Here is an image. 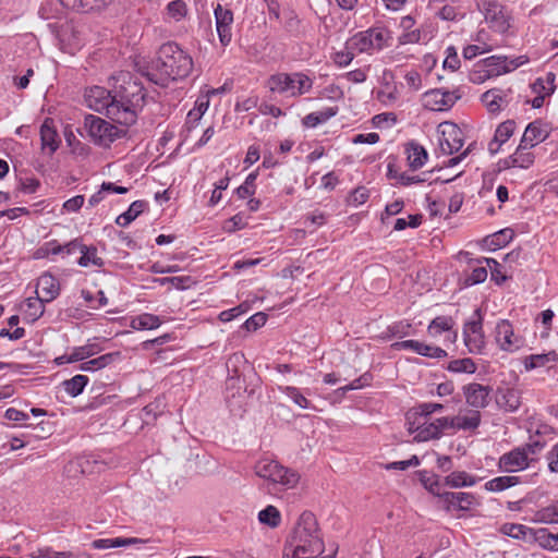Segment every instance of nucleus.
<instances>
[{
	"mask_svg": "<svg viewBox=\"0 0 558 558\" xmlns=\"http://www.w3.org/2000/svg\"><path fill=\"white\" fill-rule=\"evenodd\" d=\"M338 548L324 555V542L316 517L304 511L287 541L284 558H335Z\"/></svg>",
	"mask_w": 558,
	"mask_h": 558,
	"instance_id": "obj_4",
	"label": "nucleus"
},
{
	"mask_svg": "<svg viewBox=\"0 0 558 558\" xmlns=\"http://www.w3.org/2000/svg\"><path fill=\"white\" fill-rule=\"evenodd\" d=\"M477 8L484 13L485 20L495 32L505 34L510 27L509 16L497 0H478Z\"/></svg>",
	"mask_w": 558,
	"mask_h": 558,
	"instance_id": "obj_11",
	"label": "nucleus"
},
{
	"mask_svg": "<svg viewBox=\"0 0 558 558\" xmlns=\"http://www.w3.org/2000/svg\"><path fill=\"white\" fill-rule=\"evenodd\" d=\"M37 298H28L26 300V314L32 318V320H37L40 318L45 312L46 301L39 298V291H36Z\"/></svg>",
	"mask_w": 558,
	"mask_h": 558,
	"instance_id": "obj_54",
	"label": "nucleus"
},
{
	"mask_svg": "<svg viewBox=\"0 0 558 558\" xmlns=\"http://www.w3.org/2000/svg\"><path fill=\"white\" fill-rule=\"evenodd\" d=\"M112 95V88L107 90L106 88L95 86L90 89V98L94 97L96 99L97 106L95 110L100 111L102 109L106 110V116L108 117V106L111 102L110 97Z\"/></svg>",
	"mask_w": 558,
	"mask_h": 558,
	"instance_id": "obj_53",
	"label": "nucleus"
},
{
	"mask_svg": "<svg viewBox=\"0 0 558 558\" xmlns=\"http://www.w3.org/2000/svg\"><path fill=\"white\" fill-rule=\"evenodd\" d=\"M481 424V413L477 410L472 411L470 416H454V429L473 430Z\"/></svg>",
	"mask_w": 558,
	"mask_h": 558,
	"instance_id": "obj_47",
	"label": "nucleus"
},
{
	"mask_svg": "<svg viewBox=\"0 0 558 558\" xmlns=\"http://www.w3.org/2000/svg\"><path fill=\"white\" fill-rule=\"evenodd\" d=\"M441 410H444L441 403L424 402L410 409V416L412 417L413 414H418L425 420L428 418L430 414Z\"/></svg>",
	"mask_w": 558,
	"mask_h": 558,
	"instance_id": "obj_57",
	"label": "nucleus"
},
{
	"mask_svg": "<svg viewBox=\"0 0 558 558\" xmlns=\"http://www.w3.org/2000/svg\"><path fill=\"white\" fill-rule=\"evenodd\" d=\"M38 290H40L39 298L46 302H51L60 294V284L56 277L44 274L37 280L36 291Z\"/></svg>",
	"mask_w": 558,
	"mask_h": 558,
	"instance_id": "obj_25",
	"label": "nucleus"
},
{
	"mask_svg": "<svg viewBox=\"0 0 558 558\" xmlns=\"http://www.w3.org/2000/svg\"><path fill=\"white\" fill-rule=\"evenodd\" d=\"M550 131L551 129L547 123L543 122L541 119H536L527 124L520 142L533 148L537 144L546 141Z\"/></svg>",
	"mask_w": 558,
	"mask_h": 558,
	"instance_id": "obj_21",
	"label": "nucleus"
},
{
	"mask_svg": "<svg viewBox=\"0 0 558 558\" xmlns=\"http://www.w3.org/2000/svg\"><path fill=\"white\" fill-rule=\"evenodd\" d=\"M521 390L502 384L495 391V402L498 409L513 413L521 407Z\"/></svg>",
	"mask_w": 558,
	"mask_h": 558,
	"instance_id": "obj_18",
	"label": "nucleus"
},
{
	"mask_svg": "<svg viewBox=\"0 0 558 558\" xmlns=\"http://www.w3.org/2000/svg\"><path fill=\"white\" fill-rule=\"evenodd\" d=\"M533 520L546 524L558 523V500L537 510Z\"/></svg>",
	"mask_w": 558,
	"mask_h": 558,
	"instance_id": "obj_42",
	"label": "nucleus"
},
{
	"mask_svg": "<svg viewBox=\"0 0 558 558\" xmlns=\"http://www.w3.org/2000/svg\"><path fill=\"white\" fill-rule=\"evenodd\" d=\"M147 203L145 201H134L126 211L116 218V223L120 227H126L134 221L145 209Z\"/></svg>",
	"mask_w": 558,
	"mask_h": 558,
	"instance_id": "obj_38",
	"label": "nucleus"
},
{
	"mask_svg": "<svg viewBox=\"0 0 558 558\" xmlns=\"http://www.w3.org/2000/svg\"><path fill=\"white\" fill-rule=\"evenodd\" d=\"M421 38H422V32L421 29L416 28V29H411V31H407L404 32L400 37H399V44L401 45H405V44H416V43H420L421 41Z\"/></svg>",
	"mask_w": 558,
	"mask_h": 558,
	"instance_id": "obj_64",
	"label": "nucleus"
},
{
	"mask_svg": "<svg viewBox=\"0 0 558 558\" xmlns=\"http://www.w3.org/2000/svg\"><path fill=\"white\" fill-rule=\"evenodd\" d=\"M101 350L98 343H86L82 347H75L70 353V360L72 359L75 362L84 361L85 359L98 354Z\"/></svg>",
	"mask_w": 558,
	"mask_h": 558,
	"instance_id": "obj_48",
	"label": "nucleus"
},
{
	"mask_svg": "<svg viewBox=\"0 0 558 558\" xmlns=\"http://www.w3.org/2000/svg\"><path fill=\"white\" fill-rule=\"evenodd\" d=\"M391 349L396 351L411 350L418 355L432 359H444L447 356V352L444 349L417 340L398 341L391 344Z\"/></svg>",
	"mask_w": 558,
	"mask_h": 558,
	"instance_id": "obj_20",
	"label": "nucleus"
},
{
	"mask_svg": "<svg viewBox=\"0 0 558 558\" xmlns=\"http://www.w3.org/2000/svg\"><path fill=\"white\" fill-rule=\"evenodd\" d=\"M439 499L442 501L446 511H470L473 506L478 505L472 493L464 492L453 493L442 490L441 495H439Z\"/></svg>",
	"mask_w": 558,
	"mask_h": 558,
	"instance_id": "obj_19",
	"label": "nucleus"
},
{
	"mask_svg": "<svg viewBox=\"0 0 558 558\" xmlns=\"http://www.w3.org/2000/svg\"><path fill=\"white\" fill-rule=\"evenodd\" d=\"M41 150L48 149V155L52 156L59 148L61 140L54 126L52 118H46L40 126Z\"/></svg>",
	"mask_w": 558,
	"mask_h": 558,
	"instance_id": "obj_22",
	"label": "nucleus"
},
{
	"mask_svg": "<svg viewBox=\"0 0 558 558\" xmlns=\"http://www.w3.org/2000/svg\"><path fill=\"white\" fill-rule=\"evenodd\" d=\"M487 275L488 272L486 267L482 266V264H476L474 267H472V271L460 280V283L464 288L472 287L484 282L487 278Z\"/></svg>",
	"mask_w": 558,
	"mask_h": 558,
	"instance_id": "obj_44",
	"label": "nucleus"
},
{
	"mask_svg": "<svg viewBox=\"0 0 558 558\" xmlns=\"http://www.w3.org/2000/svg\"><path fill=\"white\" fill-rule=\"evenodd\" d=\"M531 147L520 142L515 151L513 153L517 168L529 169L535 161V155L530 151Z\"/></svg>",
	"mask_w": 558,
	"mask_h": 558,
	"instance_id": "obj_40",
	"label": "nucleus"
},
{
	"mask_svg": "<svg viewBox=\"0 0 558 558\" xmlns=\"http://www.w3.org/2000/svg\"><path fill=\"white\" fill-rule=\"evenodd\" d=\"M412 325L405 320L396 322L387 327L386 339L404 338L411 335Z\"/></svg>",
	"mask_w": 558,
	"mask_h": 558,
	"instance_id": "obj_55",
	"label": "nucleus"
},
{
	"mask_svg": "<svg viewBox=\"0 0 558 558\" xmlns=\"http://www.w3.org/2000/svg\"><path fill=\"white\" fill-rule=\"evenodd\" d=\"M460 68V59L458 52L453 46L446 49V58L444 60V69L456 71Z\"/></svg>",
	"mask_w": 558,
	"mask_h": 558,
	"instance_id": "obj_61",
	"label": "nucleus"
},
{
	"mask_svg": "<svg viewBox=\"0 0 558 558\" xmlns=\"http://www.w3.org/2000/svg\"><path fill=\"white\" fill-rule=\"evenodd\" d=\"M338 113V107H327L320 111H315L306 114L302 119V124L305 128H316L319 124L327 122L329 119Z\"/></svg>",
	"mask_w": 558,
	"mask_h": 558,
	"instance_id": "obj_32",
	"label": "nucleus"
},
{
	"mask_svg": "<svg viewBox=\"0 0 558 558\" xmlns=\"http://www.w3.org/2000/svg\"><path fill=\"white\" fill-rule=\"evenodd\" d=\"M226 367V402L231 413L242 415L250 398L260 389L262 379L242 352L231 354Z\"/></svg>",
	"mask_w": 558,
	"mask_h": 558,
	"instance_id": "obj_2",
	"label": "nucleus"
},
{
	"mask_svg": "<svg viewBox=\"0 0 558 558\" xmlns=\"http://www.w3.org/2000/svg\"><path fill=\"white\" fill-rule=\"evenodd\" d=\"M535 543L547 550H558V532L550 533L547 529H536Z\"/></svg>",
	"mask_w": 558,
	"mask_h": 558,
	"instance_id": "obj_43",
	"label": "nucleus"
},
{
	"mask_svg": "<svg viewBox=\"0 0 558 558\" xmlns=\"http://www.w3.org/2000/svg\"><path fill=\"white\" fill-rule=\"evenodd\" d=\"M391 39L390 31L385 27H369L366 31L357 32L345 41V48L355 54L380 51L389 46Z\"/></svg>",
	"mask_w": 558,
	"mask_h": 558,
	"instance_id": "obj_6",
	"label": "nucleus"
},
{
	"mask_svg": "<svg viewBox=\"0 0 558 558\" xmlns=\"http://www.w3.org/2000/svg\"><path fill=\"white\" fill-rule=\"evenodd\" d=\"M475 68L477 69L473 70L470 74V81L474 84H480L493 76L508 73V57L490 56L480 60Z\"/></svg>",
	"mask_w": 558,
	"mask_h": 558,
	"instance_id": "obj_9",
	"label": "nucleus"
},
{
	"mask_svg": "<svg viewBox=\"0 0 558 558\" xmlns=\"http://www.w3.org/2000/svg\"><path fill=\"white\" fill-rule=\"evenodd\" d=\"M254 471L257 476L275 484H280L287 488L294 487L300 480L295 471L284 468L279 462L270 459L258 460L254 466Z\"/></svg>",
	"mask_w": 558,
	"mask_h": 558,
	"instance_id": "obj_7",
	"label": "nucleus"
},
{
	"mask_svg": "<svg viewBox=\"0 0 558 558\" xmlns=\"http://www.w3.org/2000/svg\"><path fill=\"white\" fill-rule=\"evenodd\" d=\"M557 361V353L555 351H550L548 353L543 354H532L525 357L524 366L525 369H534L538 367H544L548 363H555Z\"/></svg>",
	"mask_w": 558,
	"mask_h": 558,
	"instance_id": "obj_41",
	"label": "nucleus"
},
{
	"mask_svg": "<svg viewBox=\"0 0 558 558\" xmlns=\"http://www.w3.org/2000/svg\"><path fill=\"white\" fill-rule=\"evenodd\" d=\"M442 487L451 488L471 487L477 483V478L465 471H453L442 480Z\"/></svg>",
	"mask_w": 558,
	"mask_h": 558,
	"instance_id": "obj_29",
	"label": "nucleus"
},
{
	"mask_svg": "<svg viewBox=\"0 0 558 558\" xmlns=\"http://www.w3.org/2000/svg\"><path fill=\"white\" fill-rule=\"evenodd\" d=\"M214 16L216 31L219 37V43L222 47H227L232 41V28L234 23L233 11L229 8L217 3L214 8Z\"/></svg>",
	"mask_w": 558,
	"mask_h": 558,
	"instance_id": "obj_13",
	"label": "nucleus"
},
{
	"mask_svg": "<svg viewBox=\"0 0 558 558\" xmlns=\"http://www.w3.org/2000/svg\"><path fill=\"white\" fill-rule=\"evenodd\" d=\"M119 360H121L120 351L109 352V353L102 354L96 359H92L89 361L81 363V365L78 366V369L82 372L98 371V369L105 368L106 366H108Z\"/></svg>",
	"mask_w": 558,
	"mask_h": 558,
	"instance_id": "obj_30",
	"label": "nucleus"
},
{
	"mask_svg": "<svg viewBox=\"0 0 558 558\" xmlns=\"http://www.w3.org/2000/svg\"><path fill=\"white\" fill-rule=\"evenodd\" d=\"M81 257L77 259V264L81 267H88L90 265L96 267H102L105 262L97 254V247L95 245H86L82 242L81 245Z\"/></svg>",
	"mask_w": 558,
	"mask_h": 558,
	"instance_id": "obj_34",
	"label": "nucleus"
},
{
	"mask_svg": "<svg viewBox=\"0 0 558 558\" xmlns=\"http://www.w3.org/2000/svg\"><path fill=\"white\" fill-rule=\"evenodd\" d=\"M278 390L290 398L301 409L316 410V407L305 397L300 388L279 385Z\"/></svg>",
	"mask_w": 558,
	"mask_h": 558,
	"instance_id": "obj_36",
	"label": "nucleus"
},
{
	"mask_svg": "<svg viewBox=\"0 0 558 558\" xmlns=\"http://www.w3.org/2000/svg\"><path fill=\"white\" fill-rule=\"evenodd\" d=\"M89 378L85 375H75L70 379H66L62 383L64 390L71 396V397H77L80 396L86 385L88 384Z\"/></svg>",
	"mask_w": 558,
	"mask_h": 558,
	"instance_id": "obj_45",
	"label": "nucleus"
},
{
	"mask_svg": "<svg viewBox=\"0 0 558 558\" xmlns=\"http://www.w3.org/2000/svg\"><path fill=\"white\" fill-rule=\"evenodd\" d=\"M258 520L262 524L270 527H277L281 523V514L275 506L269 505L259 511Z\"/></svg>",
	"mask_w": 558,
	"mask_h": 558,
	"instance_id": "obj_50",
	"label": "nucleus"
},
{
	"mask_svg": "<svg viewBox=\"0 0 558 558\" xmlns=\"http://www.w3.org/2000/svg\"><path fill=\"white\" fill-rule=\"evenodd\" d=\"M404 153L407 154L409 168L412 171L421 169L428 159V153L416 141L408 142L404 145Z\"/></svg>",
	"mask_w": 558,
	"mask_h": 558,
	"instance_id": "obj_23",
	"label": "nucleus"
},
{
	"mask_svg": "<svg viewBox=\"0 0 558 558\" xmlns=\"http://www.w3.org/2000/svg\"><path fill=\"white\" fill-rule=\"evenodd\" d=\"M495 339L502 351L514 352L523 345V339L514 335L512 324L501 319L496 326Z\"/></svg>",
	"mask_w": 558,
	"mask_h": 558,
	"instance_id": "obj_16",
	"label": "nucleus"
},
{
	"mask_svg": "<svg viewBox=\"0 0 558 558\" xmlns=\"http://www.w3.org/2000/svg\"><path fill=\"white\" fill-rule=\"evenodd\" d=\"M483 320L482 310L477 307L470 320L463 326L464 343L470 353H482L485 347Z\"/></svg>",
	"mask_w": 558,
	"mask_h": 558,
	"instance_id": "obj_10",
	"label": "nucleus"
},
{
	"mask_svg": "<svg viewBox=\"0 0 558 558\" xmlns=\"http://www.w3.org/2000/svg\"><path fill=\"white\" fill-rule=\"evenodd\" d=\"M160 325V317L150 313L137 315L130 322V327L135 330H151L158 328Z\"/></svg>",
	"mask_w": 558,
	"mask_h": 558,
	"instance_id": "obj_35",
	"label": "nucleus"
},
{
	"mask_svg": "<svg viewBox=\"0 0 558 558\" xmlns=\"http://www.w3.org/2000/svg\"><path fill=\"white\" fill-rule=\"evenodd\" d=\"M355 56L356 54L352 50L347 49L344 47L343 50L336 51L332 54V61L335 62L336 65H338L340 68H344L352 62V60L354 59Z\"/></svg>",
	"mask_w": 558,
	"mask_h": 558,
	"instance_id": "obj_60",
	"label": "nucleus"
},
{
	"mask_svg": "<svg viewBox=\"0 0 558 558\" xmlns=\"http://www.w3.org/2000/svg\"><path fill=\"white\" fill-rule=\"evenodd\" d=\"M247 307L243 304L235 306L233 308L222 311L219 314V319L223 323H228L233 320L234 318L239 317L240 315L244 314L246 312Z\"/></svg>",
	"mask_w": 558,
	"mask_h": 558,
	"instance_id": "obj_62",
	"label": "nucleus"
},
{
	"mask_svg": "<svg viewBox=\"0 0 558 558\" xmlns=\"http://www.w3.org/2000/svg\"><path fill=\"white\" fill-rule=\"evenodd\" d=\"M111 102L108 106V118L130 126L137 120L138 112L146 104V90L141 80L128 71H121L112 76Z\"/></svg>",
	"mask_w": 558,
	"mask_h": 558,
	"instance_id": "obj_1",
	"label": "nucleus"
},
{
	"mask_svg": "<svg viewBox=\"0 0 558 558\" xmlns=\"http://www.w3.org/2000/svg\"><path fill=\"white\" fill-rule=\"evenodd\" d=\"M454 320L450 316H437L428 325L429 335L436 337L452 329Z\"/></svg>",
	"mask_w": 558,
	"mask_h": 558,
	"instance_id": "obj_46",
	"label": "nucleus"
},
{
	"mask_svg": "<svg viewBox=\"0 0 558 558\" xmlns=\"http://www.w3.org/2000/svg\"><path fill=\"white\" fill-rule=\"evenodd\" d=\"M439 146L445 155H452L459 151L464 144L462 130L452 122H444L439 125Z\"/></svg>",
	"mask_w": 558,
	"mask_h": 558,
	"instance_id": "obj_12",
	"label": "nucleus"
},
{
	"mask_svg": "<svg viewBox=\"0 0 558 558\" xmlns=\"http://www.w3.org/2000/svg\"><path fill=\"white\" fill-rule=\"evenodd\" d=\"M447 369L451 373L474 374L477 367L471 357H463L450 361L448 363Z\"/></svg>",
	"mask_w": 558,
	"mask_h": 558,
	"instance_id": "obj_51",
	"label": "nucleus"
},
{
	"mask_svg": "<svg viewBox=\"0 0 558 558\" xmlns=\"http://www.w3.org/2000/svg\"><path fill=\"white\" fill-rule=\"evenodd\" d=\"M59 2L69 10L87 13L94 10H100L108 5L111 0H59Z\"/></svg>",
	"mask_w": 558,
	"mask_h": 558,
	"instance_id": "obj_27",
	"label": "nucleus"
},
{
	"mask_svg": "<svg viewBox=\"0 0 558 558\" xmlns=\"http://www.w3.org/2000/svg\"><path fill=\"white\" fill-rule=\"evenodd\" d=\"M546 442L541 440H534L522 446H519V449H523L525 456L530 458V456H535L539 453L545 447Z\"/></svg>",
	"mask_w": 558,
	"mask_h": 558,
	"instance_id": "obj_63",
	"label": "nucleus"
},
{
	"mask_svg": "<svg viewBox=\"0 0 558 558\" xmlns=\"http://www.w3.org/2000/svg\"><path fill=\"white\" fill-rule=\"evenodd\" d=\"M515 130V121L514 120H506L502 123H500L496 131H495V137L496 142H499V144H505L514 133Z\"/></svg>",
	"mask_w": 558,
	"mask_h": 558,
	"instance_id": "obj_56",
	"label": "nucleus"
},
{
	"mask_svg": "<svg viewBox=\"0 0 558 558\" xmlns=\"http://www.w3.org/2000/svg\"><path fill=\"white\" fill-rule=\"evenodd\" d=\"M462 391L466 404L478 411L489 404L493 388L478 383H470L462 387Z\"/></svg>",
	"mask_w": 558,
	"mask_h": 558,
	"instance_id": "obj_17",
	"label": "nucleus"
},
{
	"mask_svg": "<svg viewBox=\"0 0 558 558\" xmlns=\"http://www.w3.org/2000/svg\"><path fill=\"white\" fill-rule=\"evenodd\" d=\"M189 9L183 0L170 1L166 7L167 15L174 22L184 20L187 15Z\"/></svg>",
	"mask_w": 558,
	"mask_h": 558,
	"instance_id": "obj_52",
	"label": "nucleus"
},
{
	"mask_svg": "<svg viewBox=\"0 0 558 558\" xmlns=\"http://www.w3.org/2000/svg\"><path fill=\"white\" fill-rule=\"evenodd\" d=\"M534 461L533 458H527L523 449L518 447L509 452L500 456L498 460V470L504 473H514L527 469Z\"/></svg>",
	"mask_w": 558,
	"mask_h": 558,
	"instance_id": "obj_15",
	"label": "nucleus"
},
{
	"mask_svg": "<svg viewBox=\"0 0 558 558\" xmlns=\"http://www.w3.org/2000/svg\"><path fill=\"white\" fill-rule=\"evenodd\" d=\"M460 98L459 89L450 92L436 88L424 94L425 107L433 111L448 110L453 107Z\"/></svg>",
	"mask_w": 558,
	"mask_h": 558,
	"instance_id": "obj_14",
	"label": "nucleus"
},
{
	"mask_svg": "<svg viewBox=\"0 0 558 558\" xmlns=\"http://www.w3.org/2000/svg\"><path fill=\"white\" fill-rule=\"evenodd\" d=\"M521 483L520 476H513V475H505V476H498L495 478L489 480L485 483L484 488L487 492H502L505 489H508L512 486H515Z\"/></svg>",
	"mask_w": 558,
	"mask_h": 558,
	"instance_id": "obj_37",
	"label": "nucleus"
},
{
	"mask_svg": "<svg viewBox=\"0 0 558 558\" xmlns=\"http://www.w3.org/2000/svg\"><path fill=\"white\" fill-rule=\"evenodd\" d=\"M194 66L193 58L175 41L162 44L143 75L151 83L168 87L170 82L187 77Z\"/></svg>",
	"mask_w": 558,
	"mask_h": 558,
	"instance_id": "obj_3",
	"label": "nucleus"
},
{
	"mask_svg": "<svg viewBox=\"0 0 558 558\" xmlns=\"http://www.w3.org/2000/svg\"><path fill=\"white\" fill-rule=\"evenodd\" d=\"M440 432L434 422H428L427 418L422 421V428L418 434L414 436V440L417 442H424L432 439H439Z\"/></svg>",
	"mask_w": 558,
	"mask_h": 558,
	"instance_id": "obj_49",
	"label": "nucleus"
},
{
	"mask_svg": "<svg viewBox=\"0 0 558 558\" xmlns=\"http://www.w3.org/2000/svg\"><path fill=\"white\" fill-rule=\"evenodd\" d=\"M246 226L247 222L244 215L242 213H239L225 222L223 229L227 232H234L244 229Z\"/></svg>",
	"mask_w": 558,
	"mask_h": 558,
	"instance_id": "obj_59",
	"label": "nucleus"
},
{
	"mask_svg": "<svg viewBox=\"0 0 558 558\" xmlns=\"http://www.w3.org/2000/svg\"><path fill=\"white\" fill-rule=\"evenodd\" d=\"M84 126L96 145L108 147L117 138H120L124 131L110 122L94 114H87Z\"/></svg>",
	"mask_w": 558,
	"mask_h": 558,
	"instance_id": "obj_8",
	"label": "nucleus"
},
{
	"mask_svg": "<svg viewBox=\"0 0 558 558\" xmlns=\"http://www.w3.org/2000/svg\"><path fill=\"white\" fill-rule=\"evenodd\" d=\"M148 539L138 537H114V538H98L92 543L95 549H108L128 546H138L148 543Z\"/></svg>",
	"mask_w": 558,
	"mask_h": 558,
	"instance_id": "obj_26",
	"label": "nucleus"
},
{
	"mask_svg": "<svg viewBox=\"0 0 558 558\" xmlns=\"http://www.w3.org/2000/svg\"><path fill=\"white\" fill-rule=\"evenodd\" d=\"M302 21L296 11L292 8L283 10V29L292 37H299L301 34Z\"/></svg>",
	"mask_w": 558,
	"mask_h": 558,
	"instance_id": "obj_39",
	"label": "nucleus"
},
{
	"mask_svg": "<svg viewBox=\"0 0 558 558\" xmlns=\"http://www.w3.org/2000/svg\"><path fill=\"white\" fill-rule=\"evenodd\" d=\"M416 474L424 488L439 498V495L442 493V482L440 476L437 474H432L426 470H420L416 472Z\"/></svg>",
	"mask_w": 558,
	"mask_h": 558,
	"instance_id": "obj_33",
	"label": "nucleus"
},
{
	"mask_svg": "<svg viewBox=\"0 0 558 558\" xmlns=\"http://www.w3.org/2000/svg\"><path fill=\"white\" fill-rule=\"evenodd\" d=\"M314 81L303 72H279L269 76L267 86L271 93L287 97H300L308 93Z\"/></svg>",
	"mask_w": 558,
	"mask_h": 558,
	"instance_id": "obj_5",
	"label": "nucleus"
},
{
	"mask_svg": "<svg viewBox=\"0 0 558 558\" xmlns=\"http://www.w3.org/2000/svg\"><path fill=\"white\" fill-rule=\"evenodd\" d=\"M513 236V230L510 228H505L490 235H487L483 240V242L488 250L496 251L509 244L512 241Z\"/></svg>",
	"mask_w": 558,
	"mask_h": 558,
	"instance_id": "obj_31",
	"label": "nucleus"
},
{
	"mask_svg": "<svg viewBox=\"0 0 558 558\" xmlns=\"http://www.w3.org/2000/svg\"><path fill=\"white\" fill-rule=\"evenodd\" d=\"M267 314L264 312H257L251 317H248L244 324L242 325L247 331H255L258 328L263 327L267 322Z\"/></svg>",
	"mask_w": 558,
	"mask_h": 558,
	"instance_id": "obj_58",
	"label": "nucleus"
},
{
	"mask_svg": "<svg viewBox=\"0 0 558 558\" xmlns=\"http://www.w3.org/2000/svg\"><path fill=\"white\" fill-rule=\"evenodd\" d=\"M500 532L514 539L523 541L529 544L535 543L536 529H531L523 524L505 523L500 526Z\"/></svg>",
	"mask_w": 558,
	"mask_h": 558,
	"instance_id": "obj_24",
	"label": "nucleus"
},
{
	"mask_svg": "<svg viewBox=\"0 0 558 558\" xmlns=\"http://www.w3.org/2000/svg\"><path fill=\"white\" fill-rule=\"evenodd\" d=\"M481 100L490 113L499 112L502 106L508 104L506 95L500 88H492L481 96Z\"/></svg>",
	"mask_w": 558,
	"mask_h": 558,
	"instance_id": "obj_28",
	"label": "nucleus"
}]
</instances>
